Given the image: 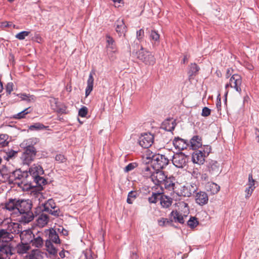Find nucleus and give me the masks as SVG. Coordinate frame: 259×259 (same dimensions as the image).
<instances>
[{
    "label": "nucleus",
    "instance_id": "nucleus-1",
    "mask_svg": "<svg viewBox=\"0 0 259 259\" xmlns=\"http://www.w3.org/2000/svg\"><path fill=\"white\" fill-rule=\"evenodd\" d=\"M136 58L146 65H153L155 63L154 56L150 51L146 50L143 46L137 52Z\"/></svg>",
    "mask_w": 259,
    "mask_h": 259
},
{
    "label": "nucleus",
    "instance_id": "nucleus-2",
    "mask_svg": "<svg viewBox=\"0 0 259 259\" xmlns=\"http://www.w3.org/2000/svg\"><path fill=\"white\" fill-rule=\"evenodd\" d=\"M169 159L164 155L156 154L152 157L153 168L160 170L164 168L169 163Z\"/></svg>",
    "mask_w": 259,
    "mask_h": 259
},
{
    "label": "nucleus",
    "instance_id": "nucleus-3",
    "mask_svg": "<svg viewBox=\"0 0 259 259\" xmlns=\"http://www.w3.org/2000/svg\"><path fill=\"white\" fill-rule=\"evenodd\" d=\"M42 211L48 212L49 214L55 217L61 215V211L56 205V203L52 199H49L47 202L42 204Z\"/></svg>",
    "mask_w": 259,
    "mask_h": 259
},
{
    "label": "nucleus",
    "instance_id": "nucleus-4",
    "mask_svg": "<svg viewBox=\"0 0 259 259\" xmlns=\"http://www.w3.org/2000/svg\"><path fill=\"white\" fill-rule=\"evenodd\" d=\"M154 136L150 133L141 134L139 137L138 143L144 149H147L151 146L154 142Z\"/></svg>",
    "mask_w": 259,
    "mask_h": 259
},
{
    "label": "nucleus",
    "instance_id": "nucleus-5",
    "mask_svg": "<svg viewBox=\"0 0 259 259\" xmlns=\"http://www.w3.org/2000/svg\"><path fill=\"white\" fill-rule=\"evenodd\" d=\"M188 159V157L184 153L180 152L174 155L172 162L177 167L183 168L187 165Z\"/></svg>",
    "mask_w": 259,
    "mask_h": 259
},
{
    "label": "nucleus",
    "instance_id": "nucleus-6",
    "mask_svg": "<svg viewBox=\"0 0 259 259\" xmlns=\"http://www.w3.org/2000/svg\"><path fill=\"white\" fill-rule=\"evenodd\" d=\"M166 175L164 171L160 170H155L150 175L151 181L157 186L162 188V184L165 179Z\"/></svg>",
    "mask_w": 259,
    "mask_h": 259
},
{
    "label": "nucleus",
    "instance_id": "nucleus-7",
    "mask_svg": "<svg viewBox=\"0 0 259 259\" xmlns=\"http://www.w3.org/2000/svg\"><path fill=\"white\" fill-rule=\"evenodd\" d=\"M44 234L47 237L46 240H49L51 242L56 244L60 243L61 241L56 229H46L44 232Z\"/></svg>",
    "mask_w": 259,
    "mask_h": 259
},
{
    "label": "nucleus",
    "instance_id": "nucleus-8",
    "mask_svg": "<svg viewBox=\"0 0 259 259\" xmlns=\"http://www.w3.org/2000/svg\"><path fill=\"white\" fill-rule=\"evenodd\" d=\"M50 103L51 108L58 113H66V107L58 102V99L51 98Z\"/></svg>",
    "mask_w": 259,
    "mask_h": 259
},
{
    "label": "nucleus",
    "instance_id": "nucleus-9",
    "mask_svg": "<svg viewBox=\"0 0 259 259\" xmlns=\"http://www.w3.org/2000/svg\"><path fill=\"white\" fill-rule=\"evenodd\" d=\"M163 182L162 184V186L169 191H172L176 193V184L178 183L175 177L170 176L168 177L167 175Z\"/></svg>",
    "mask_w": 259,
    "mask_h": 259
},
{
    "label": "nucleus",
    "instance_id": "nucleus-10",
    "mask_svg": "<svg viewBox=\"0 0 259 259\" xmlns=\"http://www.w3.org/2000/svg\"><path fill=\"white\" fill-rule=\"evenodd\" d=\"M207 169L209 174L214 177L219 175L221 172L220 164L214 160H210L207 164Z\"/></svg>",
    "mask_w": 259,
    "mask_h": 259
},
{
    "label": "nucleus",
    "instance_id": "nucleus-11",
    "mask_svg": "<svg viewBox=\"0 0 259 259\" xmlns=\"http://www.w3.org/2000/svg\"><path fill=\"white\" fill-rule=\"evenodd\" d=\"M187 215L183 214L177 210H172L169 213L168 217L172 221V224L174 223H179L181 224H184L185 223V218L187 217Z\"/></svg>",
    "mask_w": 259,
    "mask_h": 259
},
{
    "label": "nucleus",
    "instance_id": "nucleus-12",
    "mask_svg": "<svg viewBox=\"0 0 259 259\" xmlns=\"http://www.w3.org/2000/svg\"><path fill=\"white\" fill-rule=\"evenodd\" d=\"M200 68L196 63H191L188 66L187 74L188 75V79L191 82L195 79L196 76L198 74Z\"/></svg>",
    "mask_w": 259,
    "mask_h": 259
},
{
    "label": "nucleus",
    "instance_id": "nucleus-13",
    "mask_svg": "<svg viewBox=\"0 0 259 259\" xmlns=\"http://www.w3.org/2000/svg\"><path fill=\"white\" fill-rule=\"evenodd\" d=\"M230 81L232 83L233 88L241 94L242 92L241 85L242 81L241 76L238 74H233L230 77Z\"/></svg>",
    "mask_w": 259,
    "mask_h": 259
},
{
    "label": "nucleus",
    "instance_id": "nucleus-14",
    "mask_svg": "<svg viewBox=\"0 0 259 259\" xmlns=\"http://www.w3.org/2000/svg\"><path fill=\"white\" fill-rule=\"evenodd\" d=\"M14 249L8 243H3L0 245V256L3 259L13 254Z\"/></svg>",
    "mask_w": 259,
    "mask_h": 259
},
{
    "label": "nucleus",
    "instance_id": "nucleus-15",
    "mask_svg": "<svg viewBox=\"0 0 259 259\" xmlns=\"http://www.w3.org/2000/svg\"><path fill=\"white\" fill-rule=\"evenodd\" d=\"M17 211L20 214L31 210L32 204L29 200H17Z\"/></svg>",
    "mask_w": 259,
    "mask_h": 259
},
{
    "label": "nucleus",
    "instance_id": "nucleus-16",
    "mask_svg": "<svg viewBox=\"0 0 259 259\" xmlns=\"http://www.w3.org/2000/svg\"><path fill=\"white\" fill-rule=\"evenodd\" d=\"M197 190V188L192 185L187 186H183L181 189L180 192L177 193V194L179 196L189 197L194 194Z\"/></svg>",
    "mask_w": 259,
    "mask_h": 259
},
{
    "label": "nucleus",
    "instance_id": "nucleus-17",
    "mask_svg": "<svg viewBox=\"0 0 259 259\" xmlns=\"http://www.w3.org/2000/svg\"><path fill=\"white\" fill-rule=\"evenodd\" d=\"M39 142V140L36 138H31L24 141L21 144L26 150L29 152H36V150L34 147V145Z\"/></svg>",
    "mask_w": 259,
    "mask_h": 259
},
{
    "label": "nucleus",
    "instance_id": "nucleus-18",
    "mask_svg": "<svg viewBox=\"0 0 259 259\" xmlns=\"http://www.w3.org/2000/svg\"><path fill=\"white\" fill-rule=\"evenodd\" d=\"M192 154V160L194 163L199 165L203 164L206 157L202 153V150H194Z\"/></svg>",
    "mask_w": 259,
    "mask_h": 259
},
{
    "label": "nucleus",
    "instance_id": "nucleus-19",
    "mask_svg": "<svg viewBox=\"0 0 259 259\" xmlns=\"http://www.w3.org/2000/svg\"><path fill=\"white\" fill-rule=\"evenodd\" d=\"M189 141L187 140H184L179 137H176L173 140V145L176 149L179 150H183L189 147Z\"/></svg>",
    "mask_w": 259,
    "mask_h": 259
},
{
    "label": "nucleus",
    "instance_id": "nucleus-20",
    "mask_svg": "<svg viewBox=\"0 0 259 259\" xmlns=\"http://www.w3.org/2000/svg\"><path fill=\"white\" fill-rule=\"evenodd\" d=\"M204 189L209 195H213L220 191V186L214 182H207L204 185Z\"/></svg>",
    "mask_w": 259,
    "mask_h": 259
},
{
    "label": "nucleus",
    "instance_id": "nucleus-21",
    "mask_svg": "<svg viewBox=\"0 0 259 259\" xmlns=\"http://www.w3.org/2000/svg\"><path fill=\"white\" fill-rule=\"evenodd\" d=\"M196 202L201 206H203L208 203V196L206 192L200 191L196 193L195 195Z\"/></svg>",
    "mask_w": 259,
    "mask_h": 259
},
{
    "label": "nucleus",
    "instance_id": "nucleus-22",
    "mask_svg": "<svg viewBox=\"0 0 259 259\" xmlns=\"http://www.w3.org/2000/svg\"><path fill=\"white\" fill-rule=\"evenodd\" d=\"M20 237L21 242L30 244L34 237V234L30 229L20 231Z\"/></svg>",
    "mask_w": 259,
    "mask_h": 259
},
{
    "label": "nucleus",
    "instance_id": "nucleus-23",
    "mask_svg": "<svg viewBox=\"0 0 259 259\" xmlns=\"http://www.w3.org/2000/svg\"><path fill=\"white\" fill-rule=\"evenodd\" d=\"M189 147L192 150H196L201 148L202 145V138L201 137L196 135L193 136L189 141Z\"/></svg>",
    "mask_w": 259,
    "mask_h": 259
},
{
    "label": "nucleus",
    "instance_id": "nucleus-24",
    "mask_svg": "<svg viewBox=\"0 0 259 259\" xmlns=\"http://www.w3.org/2000/svg\"><path fill=\"white\" fill-rule=\"evenodd\" d=\"M35 155L36 152H29L25 149L21 157L23 163L29 165L34 160Z\"/></svg>",
    "mask_w": 259,
    "mask_h": 259
},
{
    "label": "nucleus",
    "instance_id": "nucleus-25",
    "mask_svg": "<svg viewBox=\"0 0 259 259\" xmlns=\"http://www.w3.org/2000/svg\"><path fill=\"white\" fill-rule=\"evenodd\" d=\"M29 173L32 178L35 176H41L44 174V171L42 167L38 164H33L30 168Z\"/></svg>",
    "mask_w": 259,
    "mask_h": 259
},
{
    "label": "nucleus",
    "instance_id": "nucleus-26",
    "mask_svg": "<svg viewBox=\"0 0 259 259\" xmlns=\"http://www.w3.org/2000/svg\"><path fill=\"white\" fill-rule=\"evenodd\" d=\"M15 180H21L22 183H25V179L28 177V173L26 171H22L20 169H17L13 171L11 176Z\"/></svg>",
    "mask_w": 259,
    "mask_h": 259
},
{
    "label": "nucleus",
    "instance_id": "nucleus-27",
    "mask_svg": "<svg viewBox=\"0 0 259 259\" xmlns=\"http://www.w3.org/2000/svg\"><path fill=\"white\" fill-rule=\"evenodd\" d=\"M160 204L161 207L163 208H168L171 206L172 203V199L162 193L161 196L159 197Z\"/></svg>",
    "mask_w": 259,
    "mask_h": 259
},
{
    "label": "nucleus",
    "instance_id": "nucleus-28",
    "mask_svg": "<svg viewBox=\"0 0 259 259\" xmlns=\"http://www.w3.org/2000/svg\"><path fill=\"white\" fill-rule=\"evenodd\" d=\"M116 31L118 33L119 37L125 36V32L126 31V26H125L123 19L121 20H118L117 21V24L116 27Z\"/></svg>",
    "mask_w": 259,
    "mask_h": 259
},
{
    "label": "nucleus",
    "instance_id": "nucleus-29",
    "mask_svg": "<svg viewBox=\"0 0 259 259\" xmlns=\"http://www.w3.org/2000/svg\"><path fill=\"white\" fill-rule=\"evenodd\" d=\"M31 246L29 243L22 242L18 243L16 247V250L17 252L19 254H23L28 252L30 249Z\"/></svg>",
    "mask_w": 259,
    "mask_h": 259
},
{
    "label": "nucleus",
    "instance_id": "nucleus-30",
    "mask_svg": "<svg viewBox=\"0 0 259 259\" xmlns=\"http://www.w3.org/2000/svg\"><path fill=\"white\" fill-rule=\"evenodd\" d=\"M176 125V121L172 120V119L170 118L166 119L162 123V128L168 132H172Z\"/></svg>",
    "mask_w": 259,
    "mask_h": 259
},
{
    "label": "nucleus",
    "instance_id": "nucleus-31",
    "mask_svg": "<svg viewBox=\"0 0 259 259\" xmlns=\"http://www.w3.org/2000/svg\"><path fill=\"white\" fill-rule=\"evenodd\" d=\"M13 238V235L9 233V231H7V230H0V242H3L4 243H8L12 240Z\"/></svg>",
    "mask_w": 259,
    "mask_h": 259
},
{
    "label": "nucleus",
    "instance_id": "nucleus-32",
    "mask_svg": "<svg viewBox=\"0 0 259 259\" xmlns=\"http://www.w3.org/2000/svg\"><path fill=\"white\" fill-rule=\"evenodd\" d=\"M38 232L36 235L34 234V237L31 241L30 243L32 246L36 248H41L43 246L44 241L42 237L39 235Z\"/></svg>",
    "mask_w": 259,
    "mask_h": 259
},
{
    "label": "nucleus",
    "instance_id": "nucleus-33",
    "mask_svg": "<svg viewBox=\"0 0 259 259\" xmlns=\"http://www.w3.org/2000/svg\"><path fill=\"white\" fill-rule=\"evenodd\" d=\"M95 74L94 71H91L90 73L88 81L87 86L85 89V96H88L91 92L93 91V84H94V77L93 75Z\"/></svg>",
    "mask_w": 259,
    "mask_h": 259
},
{
    "label": "nucleus",
    "instance_id": "nucleus-34",
    "mask_svg": "<svg viewBox=\"0 0 259 259\" xmlns=\"http://www.w3.org/2000/svg\"><path fill=\"white\" fill-rule=\"evenodd\" d=\"M20 215V222L23 223H28L34 218V215L31 210L21 213Z\"/></svg>",
    "mask_w": 259,
    "mask_h": 259
},
{
    "label": "nucleus",
    "instance_id": "nucleus-35",
    "mask_svg": "<svg viewBox=\"0 0 259 259\" xmlns=\"http://www.w3.org/2000/svg\"><path fill=\"white\" fill-rule=\"evenodd\" d=\"M157 224L159 226L161 227H166L167 226H171L177 228L174 224H172V221L170 219L165 218H161L157 220Z\"/></svg>",
    "mask_w": 259,
    "mask_h": 259
},
{
    "label": "nucleus",
    "instance_id": "nucleus-36",
    "mask_svg": "<svg viewBox=\"0 0 259 259\" xmlns=\"http://www.w3.org/2000/svg\"><path fill=\"white\" fill-rule=\"evenodd\" d=\"M49 218L48 215L42 213L37 218V225L40 227H44L49 222Z\"/></svg>",
    "mask_w": 259,
    "mask_h": 259
},
{
    "label": "nucleus",
    "instance_id": "nucleus-37",
    "mask_svg": "<svg viewBox=\"0 0 259 259\" xmlns=\"http://www.w3.org/2000/svg\"><path fill=\"white\" fill-rule=\"evenodd\" d=\"M44 253L39 249H33L29 254L28 259H43Z\"/></svg>",
    "mask_w": 259,
    "mask_h": 259
},
{
    "label": "nucleus",
    "instance_id": "nucleus-38",
    "mask_svg": "<svg viewBox=\"0 0 259 259\" xmlns=\"http://www.w3.org/2000/svg\"><path fill=\"white\" fill-rule=\"evenodd\" d=\"M9 233H11L13 235V234H19L20 232L19 230V225L18 223H11L9 224L7 229Z\"/></svg>",
    "mask_w": 259,
    "mask_h": 259
},
{
    "label": "nucleus",
    "instance_id": "nucleus-39",
    "mask_svg": "<svg viewBox=\"0 0 259 259\" xmlns=\"http://www.w3.org/2000/svg\"><path fill=\"white\" fill-rule=\"evenodd\" d=\"M45 247L47 251L49 254L55 255L57 253V249L53 244L52 242H51L49 240H46Z\"/></svg>",
    "mask_w": 259,
    "mask_h": 259
},
{
    "label": "nucleus",
    "instance_id": "nucleus-40",
    "mask_svg": "<svg viewBox=\"0 0 259 259\" xmlns=\"http://www.w3.org/2000/svg\"><path fill=\"white\" fill-rule=\"evenodd\" d=\"M17 200L16 199H10L8 202L6 204V208L9 211H17Z\"/></svg>",
    "mask_w": 259,
    "mask_h": 259
},
{
    "label": "nucleus",
    "instance_id": "nucleus-41",
    "mask_svg": "<svg viewBox=\"0 0 259 259\" xmlns=\"http://www.w3.org/2000/svg\"><path fill=\"white\" fill-rule=\"evenodd\" d=\"M149 33L150 40L154 41L155 44L156 43L158 44L160 41V35L158 33L157 31H156L155 29H153L149 31Z\"/></svg>",
    "mask_w": 259,
    "mask_h": 259
},
{
    "label": "nucleus",
    "instance_id": "nucleus-42",
    "mask_svg": "<svg viewBox=\"0 0 259 259\" xmlns=\"http://www.w3.org/2000/svg\"><path fill=\"white\" fill-rule=\"evenodd\" d=\"M139 193L137 191H131L128 193L126 202L128 204H133L134 201L138 197Z\"/></svg>",
    "mask_w": 259,
    "mask_h": 259
},
{
    "label": "nucleus",
    "instance_id": "nucleus-43",
    "mask_svg": "<svg viewBox=\"0 0 259 259\" xmlns=\"http://www.w3.org/2000/svg\"><path fill=\"white\" fill-rule=\"evenodd\" d=\"M162 192H152V195L149 197L148 200L150 203H156Z\"/></svg>",
    "mask_w": 259,
    "mask_h": 259
},
{
    "label": "nucleus",
    "instance_id": "nucleus-44",
    "mask_svg": "<svg viewBox=\"0 0 259 259\" xmlns=\"http://www.w3.org/2000/svg\"><path fill=\"white\" fill-rule=\"evenodd\" d=\"M18 96L22 100L26 101L28 102H34L36 100V97L34 95L30 94H21Z\"/></svg>",
    "mask_w": 259,
    "mask_h": 259
},
{
    "label": "nucleus",
    "instance_id": "nucleus-45",
    "mask_svg": "<svg viewBox=\"0 0 259 259\" xmlns=\"http://www.w3.org/2000/svg\"><path fill=\"white\" fill-rule=\"evenodd\" d=\"M9 136L7 134H0V148L8 145Z\"/></svg>",
    "mask_w": 259,
    "mask_h": 259
},
{
    "label": "nucleus",
    "instance_id": "nucleus-46",
    "mask_svg": "<svg viewBox=\"0 0 259 259\" xmlns=\"http://www.w3.org/2000/svg\"><path fill=\"white\" fill-rule=\"evenodd\" d=\"M32 179L34 182L36 184L35 186H42L47 183L46 180L41 176H35Z\"/></svg>",
    "mask_w": 259,
    "mask_h": 259
},
{
    "label": "nucleus",
    "instance_id": "nucleus-47",
    "mask_svg": "<svg viewBox=\"0 0 259 259\" xmlns=\"http://www.w3.org/2000/svg\"><path fill=\"white\" fill-rule=\"evenodd\" d=\"M198 224L199 222L197 219L194 217H191L187 222V225L192 229L195 228Z\"/></svg>",
    "mask_w": 259,
    "mask_h": 259
},
{
    "label": "nucleus",
    "instance_id": "nucleus-48",
    "mask_svg": "<svg viewBox=\"0 0 259 259\" xmlns=\"http://www.w3.org/2000/svg\"><path fill=\"white\" fill-rule=\"evenodd\" d=\"M31 112V110L30 109V108H26L25 109L23 110V111H21L20 112L14 114L13 115V118L15 119H21L25 117V115L28 114Z\"/></svg>",
    "mask_w": 259,
    "mask_h": 259
},
{
    "label": "nucleus",
    "instance_id": "nucleus-49",
    "mask_svg": "<svg viewBox=\"0 0 259 259\" xmlns=\"http://www.w3.org/2000/svg\"><path fill=\"white\" fill-rule=\"evenodd\" d=\"M140 42L138 40H135L131 45L133 54L135 53L136 56H137V52H139L141 49V47L143 46L140 44Z\"/></svg>",
    "mask_w": 259,
    "mask_h": 259
},
{
    "label": "nucleus",
    "instance_id": "nucleus-50",
    "mask_svg": "<svg viewBox=\"0 0 259 259\" xmlns=\"http://www.w3.org/2000/svg\"><path fill=\"white\" fill-rule=\"evenodd\" d=\"M144 35V30L143 28L137 31L136 38L139 41L141 42L143 40Z\"/></svg>",
    "mask_w": 259,
    "mask_h": 259
},
{
    "label": "nucleus",
    "instance_id": "nucleus-51",
    "mask_svg": "<svg viewBox=\"0 0 259 259\" xmlns=\"http://www.w3.org/2000/svg\"><path fill=\"white\" fill-rule=\"evenodd\" d=\"M46 128V126L40 123H36L33 125H31L29 126V129L30 130H42V129H44Z\"/></svg>",
    "mask_w": 259,
    "mask_h": 259
},
{
    "label": "nucleus",
    "instance_id": "nucleus-52",
    "mask_svg": "<svg viewBox=\"0 0 259 259\" xmlns=\"http://www.w3.org/2000/svg\"><path fill=\"white\" fill-rule=\"evenodd\" d=\"M29 34V32L26 31H21L15 36L16 38L19 40H23L25 37L27 36Z\"/></svg>",
    "mask_w": 259,
    "mask_h": 259
},
{
    "label": "nucleus",
    "instance_id": "nucleus-53",
    "mask_svg": "<svg viewBox=\"0 0 259 259\" xmlns=\"http://www.w3.org/2000/svg\"><path fill=\"white\" fill-rule=\"evenodd\" d=\"M138 164L136 162H132L128 164L124 168V171L125 172H128L133 170L135 168L137 167Z\"/></svg>",
    "mask_w": 259,
    "mask_h": 259
},
{
    "label": "nucleus",
    "instance_id": "nucleus-54",
    "mask_svg": "<svg viewBox=\"0 0 259 259\" xmlns=\"http://www.w3.org/2000/svg\"><path fill=\"white\" fill-rule=\"evenodd\" d=\"M202 150V152L203 153V154L207 157L209 154L210 153L211 148V147L208 145H204L203 147L201 148V149Z\"/></svg>",
    "mask_w": 259,
    "mask_h": 259
},
{
    "label": "nucleus",
    "instance_id": "nucleus-55",
    "mask_svg": "<svg viewBox=\"0 0 259 259\" xmlns=\"http://www.w3.org/2000/svg\"><path fill=\"white\" fill-rule=\"evenodd\" d=\"M124 6L123 0H114V8H117L120 10Z\"/></svg>",
    "mask_w": 259,
    "mask_h": 259
},
{
    "label": "nucleus",
    "instance_id": "nucleus-56",
    "mask_svg": "<svg viewBox=\"0 0 259 259\" xmlns=\"http://www.w3.org/2000/svg\"><path fill=\"white\" fill-rule=\"evenodd\" d=\"M88 108L85 106H83L78 111V115L82 117H84L86 116L88 113Z\"/></svg>",
    "mask_w": 259,
    "mask_h": 259
},
{
    "label": "nucleus",
    "instance_id": "nucleus-57",
    "mask_svg": "<svg viewBox=\"0 0 259 259\" xmlns=\"http://www.w3.org/2000/svg\"><path fill=\"white\" fill-rule=\"evenodd\" d=\"M142 171L144 173V176L148 177L152 174L151 171V167L148 165H145V166L142 169Z\"/></svg>",
    "mask_w": 259,
    "mask_h": 259
},
{
    "label": "nucleus",
    "instance_id": "nucleus-58",
    "mask_svg": "<svg viewBox=\"0 0 259 259\" xmlns=\"http://www.w3.org/2000/svg\"><path fill=\"white\" fill-rule=\"evenodd\" d=\"M56 229L58 233H59L63 236H66L68 235V231L62 226H60L59 228H56Z\"/></svg>",
    "mask_w": 259,
    "mask_h": 259
},
{
    "label": "nucleus",
    "instance_id": "nucleus-59",
    "mask_svg": "<svg viewBox=\"0 0 259 259\" xmlns=\"http://www.w3.org/2000/svg\"><path fill=\"white\" fill-rule=\"evenodd\" d=\"M211 110L207 107H204L202 110L201 115L203 117H207L210 115Z\"/></svg>",
    "mask_w": 259,
    "mask_h": 259
},
{
    "label": "nucleus",
    "instance_id": "nucleus-60",
    "mask_svg": "<svg viewBox=\"0 0 259 259\" xmlns=\"http://www.w3.org/2000/svg\"><path fill=\"white\" fill-rule=\"evenodd\" d=\"M17 154V152L14 150H11L7 153L6 156H4V158L8 160L9 159L12 158Z\"/></svg>",
    "mask_w": 259,
    "mask_h": 259
},
{
    "label": "nucleus",
    "instance_id": "nucleus-61",
    "mask_svg": "<svg viewBox=\"0 0 259 259\" xmlns=\"http://www.w3.org/2000/svg\"><path fill=\"white\" fill-rule=\"evenodd\" d=\"M106 41L107 43V48L108 51H109V50L110 49H111L112 50L113 48L112 45L113 43V40L112 38L111 37H109V36H107Z\"/></svg>",
    "mask_w": 259,
    "mask_h": 259
},
{
    "label": "nucleus",
    "instance_id": "nucleus-62",
    "mask_svg": "<svg viewBox=\"0 0 259 259\" xmlns=\"http://www.w3.org/2000/svg\"><path fill=\"white\" fill-rule=\"evenodd\" d=\"M216 107L218 112L221 110V99L220 94H219L217 98Z\"/></svg>",
    "mask_w": 259,
    "mask_h": 259
},
{
    "label": "nucleus",
    "instance_id": "nucleus-63",
    "mask_svg": "<svg viewBox=\"0 0 259 259\" xmlns=\"http://www.w3.org/2000/svg\"><path fill=\"white\" fill-rule=\"evenodd\" d=\"M13 84L12 82H9L7 83L6 87V92L9 94H11L12 91H13Z\"/></svg>",
    "mask_w": 259,
    "mask_h": 259
},
{
    "label": "nucleus",
    "instance_id": "nucleus-64",
    "mask_svg": "<svg viewBox=\"0 0 259 259\" xmlns=\"http://www.w3.org/2000/svg\"><path fill=\"white\" fill-rule=\"evenodd\" d=\"M84 256L86 259H94V257L91 250L86 251L84 253Z\"/></svg>",
    "mask_w": 259,
    "mask_h": 259
}]
</instances>
